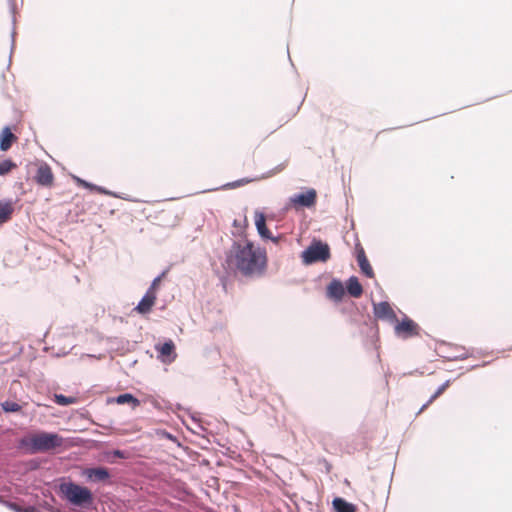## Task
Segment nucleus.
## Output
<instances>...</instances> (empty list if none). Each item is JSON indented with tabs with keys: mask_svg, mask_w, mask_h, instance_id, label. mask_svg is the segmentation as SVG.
<instances>
[{
	"mask_svg": "<svg viewBox=\"0 0 512 512\" xmlns=\"http://www.w3.org/2000/svg\"><path fill=\"white\" fill-rule=\"evenodd\" d=\"M226 262L246 277H259L266 271L267 254L250 241H238L230 248Z\"/></svg>",
	"mask_w": 512,
	"mask_h": 512,
	"instance_id": "f257e3e1",
	"label": "nucleus"
},
{
	"mask_svg": "<svg viewBox=\"0 0 512 512\" xmlns=\"http://www.w3.org/2000/svg\"><path fill=\"white\" fill-rule=\"evenodd\" d=\"M60 491L64 498L75 506L89 505L93 501L92 492L88 488L73 482L62 483Z\"/></svg>",
	"mask_w": 512,
	"mask_h": 512,
	"instance_id": "f03ea898",
	"label": "nucleus"
},
{
	"mask_svg": "<svg viewBox=\"0 0 512 512\" xmlns=\"http://www.w3.org/2000/svg\"><path fill=\"white\" fill-rule=\"evenodd\" d=\"M65 440L57 433H34V451L50 452L62 448Z\"/></svg>",
	"mask_w": 512,
	"mask_h": 512,
	"instance_id": "7ed1b4c3",
	"label": "nucleus"
},
{
	"mask_svg": "<svg viewBox=\"0 0 512 512\" xmlns=\"http://www.w3.org/2000/svg\"><path fill=\"white\" fill-rule=\"evenodd\" d=\"M301 257L305 264H312L318 261L326 262L330 258V249L327 244L321 241L313 242L302 252Z\"/></svg>",
	"mask_w": 512,
	"mask_h": 512,
	"instance_id": "20e7f679",
	"label": "nucleus"
},
{
	"mask_svg": "<svg viewBox=\"0 0 512 512\" xmlns=\"http://www.w3.org/2000/svg\"><path fill=\"white\" fill-rule=\"evenodd\" d=\"M155 224L165 228H171L178 225L181 219V213L178 208L173 206H165L153 215Z\"/></svg>",
	"mask_w": 512,
	"mask_h": 512,
	"instance_id": "39448f33",
	"label": "nucleus"
},
{
	"mask_svg": "<svg viewBox=\"0 0 512 512\" xmlns=\"http://www.w3.org/2000/svg\"><path fill=\"white\" fill-rule=\"evenodd\" d=\"M317 193L315 189H308L307 191L295 194L290 197L289 202L295 209L311 208L316 204Z\"/></svg>",
	"mask_w": 512,
	"mask_h": 512,
	"instance_id": "423d86ee",
	"label": "nucleus"
},
{
	"mask_svg": "<svg viewBox=\"0 0 512 512\" xmlns=\"http://www.w3.org/2000/svg\"><path fill=\"white\" fill-rule=\"evenodd\" d=\"M395 333L402 338L418 336L419 326L412 319L405 317L401 322H397Z\"/></svg>",
	"mask_w": 512,
	"mask_h": 512,
	"instance_id": "0eeeda50",
	"label": "nucleus"
},
{
	"mask_svg": "<svg viewBox=\"0 0 512 512\" xmlns=\"http://www.w3.org/2000/svg\"><path fill=\"white\" fill-rule=\"evenodd\" d=\"M373 311L375 317L378 319L397 322L396 313L392 309L391 305L386 301L374 304Z\"/></svg>",
	"mask_w": 512,
	"mask_h": 512,
	"instance_id": "6e6552de",
	"label": "nucleus"
},
{
	"mask_svg": "<svg viewBox=\"0 0 512 512\" xmlns=\"http://www.w3.org/2000/svg\"><path fill=\"white\" fill-rule=\"evenodd\" d=\"M36 181L45 187H52L54 183V175L51 168L47 164H41L36 173Z\"/></svg>",
	"mask_w": 512,
	"mask_h": 512,
	"instance_id": "1a4fd4ad",
	"label": "nucleus"
},
{
	"mask_svg": "<svg viewBox=\"0 0 512 512\" xmlns=\"http://www.w3.org/2000/svg\"><path fill=\"white\" fill-rule=\"evenodd\" d=\"M163 362L171 363L175 360L177 354L175 353V345L172 340H168L162 345L156 346Z\"/></svg>",
	"mask_w": 512,
	"mask_h": 512,
	"instance_id": "9d476101",
	"label": "nucleus"
},
{
	"mask_svg": "<svg viewBox=\"0 0 512 512\" xmlns=\"http://www.w3.org/2000/svg\"><path fill=\"white\" fill-rule=\"evenodd\" d=\"M157 296L153 295L152 292H146L141 301L135 307V311L139 314L149 313L156 303Z\"/></svg>",
	"mask_w": 512,
	"mask_h": 512,
	"instance_id": "9b49d317",
	"label": "nucleus"
},
{
	"mask_svg": "<svg viewBox=\"0 0 512 512\" xmlns=\"http://www.w3.org/2000/svg\"><path fill=\"white\" fill-rule=\"evenodd\" d=\"M255 225L258 233L264 239H271L274 242H277L276 238H273L271 232L266 227V218L265 215L261 212H256L255 214Z\"/></svg>",
	"mask_w": 512,
	"mask_h": 512,
	"instance_id": "f8f14e48",
	"label": "nucleus"
},
{
	"mask_svg": "<svg viewBox=\"0 0 512 512\" xmlns=\"http://www.w3.org/2000/svg\"><path fill=\"white\" fill-rule=\"evenodd\" d=\"M357 261H358L359 267L364 275H366L369 278L374 277L373 269L365 255V251L362 247H360L357 251Z\"/></svg>",
	"mask_w": 512,
	"mask_h": 512,
	"instance_id": "ddd939ff",
	"label": "nucleus"
},
{
	"mask_svg": "<svg viewBox=\"0 0 512 512\" xmlns=\"http://www.w3.org/2000/svg\"><path fill=\"white\" fill-rule=\"evenodd\" d=\"M16 140L17 137L12 133L11 129L9 127H5L0 134L1 151L9 150Z\"/></svg>",
	"mask_w": 512,
	"mask_h": 512,
	"instance_id": "4468645a",
	"label": "nucleus"
},
{
	"mask_svg": "<svg viewBox=\"0 0 512 512\" xmlns=\"http://www.w3.org/2000/svg\"><path fill=\"white\" fill-rule=\"evenodd\" d=\"M345 294L343 284L338 280H333L327 287V295L337 301H340Z\"/></svg>",
	"mask_w": 512,
	"mask_h": 512,
	"instance_id": "2eb2a0df",
	"label": "nucleus"
},
{
	"mask_svg": "<svg viewBox=\"0 0 512 512\" xmlns=\"http://www.w3.org/2000/svg\"><path fill=\"white\" fill-rule=\"evenodd\" d=\"M85 475L92 481H104L109 478V472L106 468H90L85 470Z\"/></svg>",
	"mask_w": 512,
	"mask_h": 512,
	"instance_id": "dca6fc26",
	"label": "nucleus"
},
{
	"mask_svg": "<svg viewBox=\"0 0 512 512\" xmlns=\"http://www.w3.org/2000/svg\"><path fill=\"white\" fill-rule=\"evenodd\" d=\"M346 288L348 293L354 298H359L363 293L362 285L360 284L358 278L355 276H352L348 279Z\"/></svg>",
	"mask_w": 512,
	"mask_h": 512,
	"instance_id": "f3484780",
	"label": "nucleus"
},
{
	"mask_svg": "<svg viewBox=\"0 0 512 512\" xmlns=\"http://www.w3.org/2000/svg\"><path fill=\"white\" fill-rule=\"evenodd\" d=\"M335 512H356L357 508L354 504L347 502L343 498L336 497L332 502Z\"/></svg>",
	"mask_w": 512,
	"mask_h": 512,
	"instance_id": "a211bd4d",
	"label": "nucleus"
},
{
	"mask_svg": "<svg viewBox=\"0 0 512 512\" xmlns=\"http://www.w3.org/2000/svg\"><path fill=\"white\" fill-rule=\"evenodd\" d=\"M14 206L10 201H0V225L11 219Z\"/></svg>",
	"mask_w": 512,
	"mask_h": 512,
	"instance_id": "6ab92c4d",
	"label": "nucleus"
},
{
	"mask_svg": "<svg viewBox=\"0 0 512 512\" xmlns=\"http://www.w3.org/2000/svg\"><path fill=\"white\" fill-rule=\"evenodd\" d=\"M450 381H446L443 383L435 393L430 397V399L421 407L419 413L423 412L429 405H431L439 396H441L444 391L449 387Z\"/></svg>",
	"mask_w": 512,
	"mask_h": 512,
	"instance_id": "aec40b11",
	"label": "nucleus"
},
{
	"mask_svg": "<svg viewBox=\"0 0 512 512\" xmlns=\"http://www.w3.org/2000/svg\"><path fill=\"white\" fill-rule=\"evenodd\" d=\"M116 403L118 404H131L133 408L138 407L140 405V401L135 398L132 394L125 393L121 394L116 398Z\"/></svg>",
	"mask_w": 512,
	"mask_h": 512,
	"instance_id": "412c9836",
	"label": "nucleus"
},
{
	"mask_svg": "<svg viewBox=\"0 0 512 512\" xmlns=\"http://www.w3.org/2000/svg\"><path fill=\"white\" fill-rule=\"evenodd\" d=\"M264 381H254L250 387V395L256 399H264L263 393L260 391L263 387Z\"/></svg>",
	"mask_w": 512,
	"mask_h": 512,
	"instance_id": "4be33fe9",
	"label": "nucleus"
},
{
	"mask_svg": "<svg viewBox=\"0 0 512 512\" xmlns=\"http://www.w3.org/2000/svg\"><path fill=\"white\" fill-rule=\"evenodd\" d=\"M16 168V164L9 159L0 160V175H6Z\"/></svg>",
	"mask_w": 512,
	"mask_h": 512,
	"instance_id": "5701e85b",
	"label": "nucleus"
},
{
	"mask_svg": "<svg viewBox=\"0 0 512 512\" xmlns=\"http://www.w3.org/2000/svg\"><path fill=\"white\" fill-rule=\"evenodd\" d=\"M54 398H55V402L61 406H67V405H70V404H73L76 402V398L67 397L62 394H55Z\"/></svg>",
	"mask_w": 512,
	"mask_h": 512,
	"instance_id": "b1692460",
	"label": "nucleus"
},
{
	"mask_svg": "<svg viewBox=\"0 0 512 512\" xmlns=\"http://www.w3.org/2000/svg\"><path fill=\"white\" fill-rule=\"evenodd\" d=\"M251 181H252V180H250V179L243 178V179L237 180V181H235V182L228 183V184L226 185V187H228V188H236V187H239V186H242V185L248 184V183H250Z\"/></svg>",
	"mask_w": 512,
	"mask_h": 512,
	"instance_id": "393cba45",
	"label": "nucleus"
},
{
	"mask_svg": "<svg viewBox=\"0 0 512 512\" xmlns=\"http://www.w3.org/2000/svg\"><path fill=\"white\" fill-rule=\"evenodd\" d=\"M160 281H161V277L160 276L155 278L153 280L151 286L147 290V292H152L153 295L157 296V289L159 287Z\"/></svg>",
	"mask_w": 512,
	"mask_h": 512,
	"instance_id": "a878e982",
	"label": "nucleus"
},
{
	"mask_svg": "<svg viewBox=\"0 0 512 512\" xmlns=\"http://www.w3.org/2000/svg\"><path fill=\"white\" fill-rule=\"evenodd\" d=\"M2 406L5 411H17L19 409V405L13 402H5Z\"/></svg>",
	"mask_w": 512,
	"mask_h": 512,
	"instance_id": "bb28decb",
	"label": "nucleus"
},
{
	"mask_svg": "<svg viewBox=\"0 0 512 512\" xmlns=\"http://www.w3.org/2000/svg\"><path fill=\"white\" fill-rule=\"evenodd\" d=\"M10 507L12 509H14L15 511H17V512H32V507L31 506H27V507L22 508L17 503H11Z\"/></svg>",
	"mask_w": 512,
	"mask_h": 512,
	"instance_id": "cd10ccee",
	"label": "nucleus"
},
{
	"mask_svg": "<svg viewBox=\"0 0 512 512\" xmlns=\"http://www.w3.org/2000/svg\"><path fill=\"white\" fill-rule=\"evenodd\" d=\"M115 454L119 457H122V452L121 451H116Z\"/></svg>",
	"mask_w": 512,
	"mask_h": 512,
	"instance_id": "c85d7f7f",
	"label": "nucleus"
}]
</instances>
